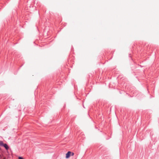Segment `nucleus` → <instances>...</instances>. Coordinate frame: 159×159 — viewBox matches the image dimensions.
Returning <instances> with one entry per match:
<instances>
[{"label": "nucleus", "instance_id": "nucleus-1", "mask_svg": "<svg viewBox=\"0 0 159 159\" xmlns=\"http://www.w3.org/2000/svg\"><path fill=\"white\" fill-rule=\"evenodd\" d=\"M0 146L3 147L7 150L9 149V147L8 145L6 143H4L2 141H0Z\"/></svg>", "mask_w": 159, "mask_h": 159}, {"label": "nucleus", "instance_id": "nucleus-2", "mask_svg": "<svg viewBox=\"0 0 159 159\" xmlns=\"http://www.w3.org/2000/svg\"><path fill=\"white\" fill-rule=\"evenodd\" d=\"M71 152L70 151H68L66 154V158H69L71 156Z\"/></svg>", "mask_w": 159, "mask_h": 159}, {"label": "nucleus", "instance_id": "nucleus-4", "mask_svg": "<svg viewBox=\"0 0 159 159\" xmlns=\"http://www.w3.org/2000/svg\"><path fill=\"white\" fill-rule=\"evenodd\" d=\"M74 155V153L73 152H71V156H73Z\"/></svg>", "mask_w": 159, "mask_h": 159}, {"label": "nucleus", "instance_id": "nucleus-3", "mask_svg": "<svg viewBox=\"0 0 159 159\" xmlns=\"http://www.w3.org/2000/svg\"><path fill=\"white\" fill-rule=\"evenodd\" d=\"M18 159H24L22 157H18Z\"/></svg>", "mask_w": 159, "mask_h": 159}]
</instances>
